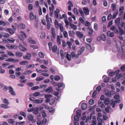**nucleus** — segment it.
<instances>
[{
	"mask_svg": "<svg viewBox=\"0 0 125 125\" xmlns=\"http://www.w3.org/2000/svg\"><path fill=\"white\" fill-rule=\"evenodd\" d=\"M40 37L42 39H44L46 37L45 32L43 31H42L41 34L40 35Z\"/></svg>",
	"mask_w": 125,
	"mask_h": 125,
	"instance_id": "28",
	"label": "nucleus"
},
{
	"mask_svg": "<svg viewBox=\"0 0 125 125\" xmlns=\"http://www.w3.org/2000/svg\"><path fill=\"white\" fill-rule=\"evenodd\" d=\"M34 117V116H32L31 114H29L27 116V119L30 121H31L33 120Z\"/></svg>",
	"mask_w": 125,
	"mask_h": 125,
	"instance_id": "14",
	"label": "nucleus"
},
{
	"mask_svg": "<svg viewBox=\"0 0 125 125\" xmlns=\"http://www.w3.org/2000/svg\"><path fill=\"white\" fill-rule=\"evenodd\" d=\"M29 63L28 62L26 61H24L21 62L19 63L20 65H27Z\"/></svg>",
	"mask_w": 125,
	"mask_h": 125,
	"instance_id": "15",
	"label": "nucleus"
},
{
	"mask_svg": "<svg viewBox=\"0 0 125 125\" xmlns=\"http://www.w3.org/2000/svg\"><path fill=\"white\" fill-rule=\"evenodd\" d=\"M51 32L53 38L54 39H55L56 37L55 31V29L53 27L52 28Z\"/></svg>",
	"mask_w": 125,
	"mask_h": 125,
	"instance_id": "9",
	"label": "nucleus"
},
{
	"mask_svg": "<svg viewBox=\"0 0 125 125\" xmlns=\"http://www.w3.org/2000/svg\"><path fill=\"white\" fill-rule=\"evenodd\" d=\"M87 29L88 35L89 36H91L93 32V30L90 27L87 28Z\"/></svg>",
	"mask_w": 125,
	"mask_h": 125,
	"instance_id": "4",
	"label": "nucleus"
},
{
	"mask_svg": "<svg viewBox=\"0 0 125 125\" xmlns=\"http://www.w3.org/2000/svg\"><path fill=\"white\" fill-rule=\"evenodd\" d=\"M15 55L16 56L21 57L22 56V54L21 52H17L16 53Z\"/></svg>",
	"mask_w": 125,
	"mask_h": 125,
	"instance_id": "37",
	"label": "nucleus"
},
{
	"mask_svg": "<svg viewBox=\"0 0 125 125\" xmlns=\"http://www.w3.org/2000/svg\"><path fill=\"white\" fill-rule=\"evenodd\" d=\"M62 38V36H57V42L58 45H60L61 43V39Z\"/></svg>",
	"mask_w": 125,
	"mask_h": 125,
	"instance_id": "8",
	"label": "nucleus"
},
{
	"mask_svg": "<svg viewBox=\"0 0 125 125\" xmlns=\"http://www.w3.org/2000/svg\"><path fill=\"white\" fill-rule=\"evenodd\" d=\"M6 30L10 33L11 35H12L14 33V31L10 28H7Z\"/></svg>",
	"mask_w": 125,
	"mask_h": 125,
	"instance_id": "21",
	"label": "nucleus"
},
{
	"mask_svg": "<svg viewBox=\"0 0 125 125\" xmlns=\"http://www.w3.org/2000/svg\"><path fill=\"white\" fill-rule=\"evenodd\" d=\"M78 115H75L74 116V119L75 121H78L79 120V117H78Z\"/></svg>",
	"mask_w": 125,
	"mask_h": 125,
	"instance_id": "58",
	"label": "nucleus"
},
{
	"mask_svg": "<svg viewBox=\"0 0 125 125\" xmlns=\"http://www.w3.org/2000/svg\"><path fill=\"white\" fill-rule=\"evenodd\" d=\"M94 28L95 31H97L98 29V26L96 23H95L94 25Z\"/></svg>",
	"mask_w": 125,
	"mask_h": 125,
	"instance_id": "51",
	"label": "nucleus"
},
{
	"mask_svg": "<svg viewBox=\"0 0 125 125\" xmlns=\"http://www.w3.org/2000/svg\"><path fill=\"white\" fill-rule=\"evenodd\" d=\"M49 103H54L55 101V100L54 98V97H51V98H50L49 100Z\"/></svg>",
	"mask_w": 125,
	"mask_h": 125,
	"instance_id": "44",
	"label": "nucleus"
},
{
	"mask_svg": "<svg viewBox=\"0 0 125 125\" xmlns=\"http://www.w3.org/2000/svg\"><path fill=\"white\" fill-rule=\"evenodd\" d=\"M87 106V104L85 103H83L81 105V108L83 110H85L86 109Z\"/></svg>",
	"mask_w": 125,
	"mask_h": 125,
	"instance_id": "17",
	"label": "nucleus"
},
{
	"mask_svg": "<svg viewBox=\"0 0 125 125\" xmlns=\"http://www.w3.org/2000/svg\"><path fill=\"white\" fill-rule=\"evenodd\" d=\"M85 25L86 26L89 27L90 26V23L89 21H86L85 23Z\"/></svg>",
	"mask_w": 125,
	"mask_h": 125,
	"instance_id": "53",
	"label": "nucleus"
},
{
	"mask_svg": "<svg viewBox=\"0 0 125 125\" xmlns=\"http://www.w3.org/2000/svg\"><path fill=\"white\" fill-rule=\"evenodd\" d=\"M76 114L78 115H81V110L79 109H78L76 111Z\"/></svg>",
	"mask_w": 125,
	"mask_h": 125,
	"instance_id": "57",
	"label": "nucleus"
},
{
	"mask_svg": "<svg viewBox=\"0 0 125 125\" xmlns=\"http://www.w3.org/2000/svg\"><path fill=\"white\" fill-rule=\"evenodd\" d=\"M49 9L50 10V15H52L53 12V10L54 9L52 8L51 7H49Z\"/></svg>",
	"mask_w": 125,
	"mask_h": 125,
	"instance_id": "48",
	"label": "nucleus"
},
{
	"mask_svg": "<svg viewBox=\"0 0 125 125\" xmlns=\"http://www.w3.org/2000/svg\"><path fill=\"white\" fill-rule=\"evenodd\" d=\"M114 98L115 100L119 99L120 96L118 95H115L114 96Z\"/></svg>",
	"mask_w": 125,
	"mask_h": 125,
	"instance_id": "54",
	"label": "nucleus"
},
{
	"mask_svg": "<svg viewBox=\"0 0 125 125\" xmlns=\"http://www.w3.org/2000/svg\"><path fill=\"white\" fill-rule=\"evenodd\" d=\"M110 104L112 105V107L114 108L116 105V104L114 102V100L113 99H111L110 102Z\"/></svg>",
	"mask_w": 125,
	"mask_h": 125,
	"instance_id": "12",
	"label": "nucleus"
},
{
	"mask_svg": "<svg viewBox=\"0 0 125 125\" xmlns=\"http://www.w3.org/2000/svg\"><path fill=\"white\" fill-rule=\"evenodd\" d=\"M8 121L9 123L12 124L13 125L14 124V121L13 119H8Z\"/></svg>",
	"mask_w": 125,
	"mask_h": 125,
	"instance_id": "36",
	"label": "nucleus"
},
{
	"mask_svg": "<svg viewBox=\"0 0 125 125\" xmlns=\"http://www.w3.org/2000/svg\"><path fill=\"white\" fill-rule=\"evenodd\" d=\"M19 26L20 28L22 29H24L25 28V25L23 23H20V24Z\"/></svg>",
	"mask_w": 125,
	"mask_h": 125,
	"instance_id": "47",
	"label": "nucleus"
},
{
	"mask_svg": "<svg viewBox=\"0 0 125 125\" xmlns=\"http://www.w3.org/2000/svg\"><path fill=\"white\" fill-rule=\"evenodd\" d=\"M109 99L108 98H106L104 100V103L105 104L108 105L109 104Z\"/></svg>",
	"mask_w": 125,
	"mask_h": 125,
	"instance_id": "30",
	"label": "nucleus"
},
{
	"mask_svg": "<svg viewBox=\"0 0 125 125\" xmlns=\"http://www.w3.org/2000/svg\"><path fill=\"white\" fill-rule=\"evenodd\" d=\"M27 84L28 85L29 87H31L34 85V84L32 82H29L27 83Z\"/></svg>",
	"mask_w": 125,
	"mask_h": 125,
	"instance_id": "62",
	"label": "nucleus"
},
{
	"mask_svg": "<svg viewBox=\"0 0 125 125\" xmlns=\"http://www.w3.org/2000/svg\"><path fill=\"white\" fill-rule=\"evenodd\" d=\"M21 35L22 36V38H26L27 37L26 34L24 32L21 31Z\"/></svg>",
	"mask_w": 125,
	"mask_h": 125,
	"instance_id": "38",
	"label": "nucleus"
},
{
	"mask_svg": "<svg viewBox=\"0 0 125 125\" xmlns=\"http://www.w3.org/2000/svg\"><path fill=\"white\" fill-rule=\"evenodd\" d=\"M121 70L123 71H124L125 70V64H124L122 65L121 68Z\"/></svg>",
	"mask_w": 125,
	"mask_h": 125,
	"instance_id": "64",
	"label": "nucleus"
},
{
	"mask_svg": "<svg viewBox=\"0 0 125 125\" xmlns=\"http://www.w3.org/2000/svg\"><path fill=\"white\" fill-rule=\"evenodd\" d=\"M20 114L21 115L24 116L25 117H26V114L24 112L21 111L20 112Z\"/></svg>",
	"mask_w": 125,
	"mask_h": 125,
	"instance_id": "56",
	"label": "nucleus"
},
{
	"mask_svg": "<svg viewBox=\"0 0 125 125\" xmlns=\"http://www.w3.org/2000/svg\"><path fill=\"white\" fill-rule=\"evenodd\" d=\"M40 94V93L39 92L34 93L33 94L34 96L36 97L39 96Z\"/></svg>",
	"mask_w": 125,
	"mask_h": 125,
	"instance_id": "46",
	"label": "nucleus"
},
{
	"mask_svg": "<svg viewBox=\"0 0 125 125\" xmlns=\"http://www.w3.org/2000/svg\"><path fill=\"white\" fill-rule=\"evenodd\" d=\"M76 35L79 38H82L83 36V34L79 31H76Z\"/></svg>",
	"mask_w": 125,
	"mask_h": 125,
	"instance_id": "10",
	"label": "nucleus"
},
{
	"mask_svg": "<svg viewBox=\"0 0 125 125\" xmlns=\"http://www.w3.org/2000/svg\"><path fill=\"white\" fill-rule=\"evenodd\" d=\"M118 29L120 31V35H122L124 33L123 30L119 26L118 27Z\"/></svg>",
	"mask_w": 125,
	"mask_h": 125,
	"instance_id": "31",
	"label": "nucleus"
},
{
	"mask_svg": "<svg viewBox=\"0 0 125 125\" xmlns=\"http://www.w3.org/2000/svg\"><path fill=\"white\" fill-rule=\"evenodd\" d=\"M39 88V87L38 86H34L31 88V90H37Z\"/></svg>",
	"mask_w": 125,
	"mask_h": 125,
	"instance_id": "61",
	"label": "nucleus"
},
{
	"mask_svg": "<svg viewBox=\"0 0 125 125\" xmlns=\"http://www.w3.org/2000/svg\"><path fill=\"white\" fill-rule=\"evenodd\" d=\"M83 9L86 15H88L89 14L90 11L87 7L83 8Z\"/></svg>",
	"mask_w": 125,
	"mask_h": 125,
	"instance_id": "5",
	"label": "nucleus"
},
{
	"mask_svg": "<svg viewBox=\"0 0 125 125\" xmlns=\"http://www.w3.org/2000/svg\"><path fill=\"white\" fill-rule=\"evenodd\" d=\"M43 100V99L42 98H40L38 99L34 100L33 102L34 103H41L42 102Z\"/></svg>",
	"mask_w": 125,
	"mask_h": 125,
	"instance_id": "6",
	"label": "nucleus"
},
{
	"mask_svg": "<svg viewBox=\"0 0 125 125\" xmlns=\"http://www.w3.org/2000/svg\"><path fill=\"white\" fill-rule=\"evenodd\" d=\"M30 46L32 48L34 49H38V47L37 46L35 45H31Z\"/></svg>",
	"mask_w": 125,
	"mask_h": 125,
	"instance_id": "60",
	"label": "nucleus"
},
{
	"mask_svg": "<svg viewBox=\"0 0 125 125\" xmlns=\"http://www.w3.org/2000/svg\"><path fill=\"white\" fill-rule=\"evenodd\" d=\"M39 56L42 58H43L44 56V54L42 52H40L38 53Z\"/></svg>",
	"mask_w": 125,
	"mask_h": 125,
	"instance_id": "40",
	"label": "nucleus"
},
{
	"mask_svg": "<svg viewBox=\"0 0 125 125\" xmlns=\"http://www.w3.org/2000/svg\"><path fill=\"white\" fill-rule=\"evenodd\" d=\"M105 95L109 97H111L112 95L110 93V91L107 90H106L104 91Z\"/></svg>",
	"mask_w": 125,
	"mask_h": 125,
	"instance_id": "7",
	"label": "nucleus"
},
{
	"mask_svg": "<svg viewBox=\"0 0 125 125\" xmlns=\"http://www.w3.org/2000/svg\"><path fill=\"white\" fill-rule=\"evenodd\" d=\"M60 52V55L61 57L62 58H63L64 57V52L62 50H61Z\"/></svg>",
	"mask_w": 125,
	"mask_h": 125,
	"instance_id": "49",
	"label": "nucleus"
},
{
	"mask_svg": "<svg viewBox=\"0 0 125 125\" xmlns=\"http://www.w3.org/2000/svg\"><path fill=\"white\" fill-rule=\"evenodd\" d=\"M79 11L80 13L81 14L82 16H83L84 15V14L83 10L81 9H79Z\"/></svg>",
	"mask_w": 125,
	"mask_h": 125,
	"instance_id": "59",
	"label": "nucleus"
},
{
	"mask_svg": "<svg viewBox=\"0 0 125 125\" xmlns=\"http://www.w3.org/2000/svg\"><path fill=\"white\" fill-rule=\"evenodd\" d=\"M107 35L109 37H113L114 36V34L113 32H111L110 31H109L107 33Z\"/></svg>",
	"mask_w": 125,
	"mask_h": 125,
	"instance_id": "26",
	"label": "nucleus"
},
{
	"mask_svg": "<svg viewBox=\"0 0 125 125\" xmlns=\"http://www.w3.org/2000/svg\"><path fill=\"white\" fill-rule=\"evenodd\" d=\"M0 25L5 26L6 25V24L4 21L0 20Z\"/></svg>",
	"mask_w": 125,
	"mask_h": 125,
	"instance_id": "55",
	"label": "nucleus"
},
{
	"mask_svg": "<svg viewBox=\"0 0 125 125\" xmlns=\"http://www.w3.org/2000/svg\"><path fill=\"white\" fill-rule=\"evenodd\" d=\"M33 111V113L35 115H37L38 113V108L36 107L35 108H34Z\"/></svg>",
	"mask_w": 125,
	"mask_h": 125,
	"instance_id": "25",
	"label": "nucleus"
},
{
	"mask_svg": "<svg viewBox=\"0 0 125 125\" xmlns=\"http://www.w3.org/2000/svg\"><path fill=\"white\" fill-rule=\"evenodd\" d=\"M69 23L70 26L72 28L75 30H77V27L76 25L72 24L71 22H69Z\"/></svg>",
	"mask_w": 125,
	"mask_h": 125,
	"instance_id": "13",
	"label": "nucleus"
},
{
	"mask_svg": "<svg viewBox=\"0 0 125 125\" xmlns=\"http://www.w3.org/2000/svg\"><path fill=\"white\" fill-rule=\"evenodd\" d=\"M59 28L61 32H62L63 31V29L62 25V24H59Z\"/></svg>",
	"mask_w": 125,
	"mask_h": 125,
	"instance_id": "41",
	"label": "nucleus"
},
{
	"mask_svg": "<svg viewBox=\"0 0 125 125\" xmlns=\"http://www.w3.org/2000/svg\"><path fill=\"white\" fill-rule=\"evenodd\" d=\"M30 20L32 21L34 18V15L32 11H31L30 14Z\"/></svg>",
	"mask_w": 125,
	"mask_h": 125,
	"instance_id": "19",
	"label": "nucleus"
},
{
	"mask_svg": "<svg viewBox=\"0 0 125 125\" xmlns=\"http://www.w3.org/2000/svg\"><path fill=\"white\" fill-rule=\"evenodd\" d=\"M53 91L52 89V88L51 86H49L47 88V92L52 93Z\"/></svg>",
	"mask_w": 125,
	"mask_h": 125,
	"instance_id": "29",
	"label": "nucleus"
},
{
	"mask_svg": "<svg viewBox=\"0 0 125 125\" xmlns=\"http://www.w3.org/2000/svg\"><path fill=\"white\" fill-rule=\"evenodd\" d=\"M1 34L2 36L4 37L8 38L10 36V35L8 33L4 32H1Z\"/></svg>",
	"mask_w": 125,
	"mask_h": 125,
	"instance_id": "20",
	"label": "nucleus"
},
{
	"mask_svg": "<svg viewBox=\"0 0 125 125\" xmlns=\"http://www.w3.org/2000/svg\"><path fill=\"white\" fill-rule=\"evenodd\" d=\"M73 11L74 14L77 15H78L79 14V13L77 9L76 8H74L73 10Z\"/></svg>",
	"mask_w": 125,
	"mask_h": 125,
	"instance_id": "43",
	"label": "nucleus"
},
{
	"mask_svg": "<svg viewBox=\"0 0 125 125\" xmlns=\"http://www.w3.org/2000/svg\"><path fill=\"white\" fill-rule=\"evenodd\" d=\"M63 35L65 37L67 38L68 37V33L66 31H63Z\"/></svg>",
	"mask_w": 125,
	"mask_h": 125,
	"instance_id": "63",
	"label": "nucleus"
},
{
	"mask_svg": "<svg viewBox=\"0 0 125 125\" xmlns=\"http://www.w3.org/2000/svg\"><path fill=\"white\" fill-rule=\"evenodd\" d=\"M120 18L118 17L115 20V22L116 25L118 27L119 26L120 24Z\"/></svg>",
	"mask_w": 125,
	"mask_h": 125,
	"instance_id": "22",
	"label": "nucleus"
},
{
	"mask_svg": "<svg viewBox=\"0 0 125 125\" xmlns=\"http://www.w3.org/2000/svg\"><path fill=\"white\" fill-rule=\"evenodd\" d=\"M3 102L4 103L8 105L9 104V101L6 98H4L3 99Z\"/></svg>",
	"mask_w": 125,
	"mask_h": 125,
	"instance_id": "52",
	"label": "nucleus"
},
{
	"mask_svg": "<svg viewBox=\"0 0 125 125\" xmlns=\"http://www.w3.org/2000/svg\"><path fill=\"white\" fill-rule=\"evenodd\" d=\"M19 46L21 47L23 49H22L20 47H19L18 48L19 49H20V50L21 51L25 52L26 50L27 49L25 48L24 47L23 45L22 44L20 43L19 44Z\"/></svg>",
	"mask_w": 125,
	"mask_h": 125,
	"instance_id": "11",
	"label": "nucleus"
},
{
	"mask_svg": "<svg viewBox=\"0 0 125 125\" xmlns=\"http://www.w3.org/2000/svg\"><path fill=\"white\" fill-rule=\"evenodd\" d=\"M0 107L5 109L8 108L9 106L6 104H2L0 105Z\"/></svg>",
	"mask_w": 125,
	"mask_h": 125,
	"instance_id": "27",
	"label": "nucleus"
},
{
	"mask_svg": "<svg viewBox=\"0 0 125 125\" xmlns=\"http://www.w3.org/2000/svg\"><path fill=\"white\" fill-rule=\"evenodd\" d=\"M28 42L34 44L36 43V42L34 40H32L31 38H30L28 39Z\"/></svg>",
	"mask_w": 125,
	"mask_h": 125,
	"instance_id": "24",
	"label": "nucleus"
},
{
	"mask_svg": "<svg viewBox=\"0 0 125 125\" xmlns=\"http://www.w3.org/2000/svg\"><path fill=\"white\" fill-rule=\"evenodd\" d=\"M9 90V93L13 95H15L16 94L15 91L13 90V89L12 87L9 86L8 87Z\"/></svg>",
	"mask_w": 125,
	"mask_h": 125,
	"instance_id": "3",
	"label": "nucleus"
},
{
	"mask_svg": "<svg viewBox=\"0 0 125 125\" xmlns=\"http://www.w3.org/2000/svg\"><path fill=\"white\" fill-rule=\"evenodd\" d=\"M28 8L29 10H31L33 9V7L31 4H30L28 5Z\"/></svg>",
	"mask_w": 125,
	"mask_h": 125,
	"instance_id": "50",
	"label": "nucleus"
},
{
	"mask_svg": "<svg viewBox=\"0 0 125 125\" xmlns=\"http://www.w3.org/2000/svg\"><path fill=\"white\" fill-rule=\"evenodd\" d=\"M14 60V58H9L7 59H6L5 61L10 62H13Z\"/></svg>",
	"mask_w": 125,
	"mask_h": 125,
	"instance_id": "32",
	"label": "nucleus"
},
{
	"mask_svg": "<svg viewBox=\"0 0 125 125\" xmlns=\"http://www.w3.org/2000/svg\"><path fill=\"white\" fill-rule=\"evenodd\" d=\"M52 43L51 42H49L48 43V45L50 50H52V52H55L57 50V46L56 45H54L52 46Z\"/></svg>",
	"mask_w": 125,
	"mask_h": 125,
	"instance_id": "1",
	"label": "nucleus"
},
{
	"mask_svg": "<svg viewBox=\"0 0 125 125\" xmlns=\"http://www.w3.org/2000/svg\"><path fill=\"white\" fill-rule=\"evenodd\" d=\"M68 4H69L68 7V10H71V7L73 6V5L72 2L70 1H69L68 2Z\"/></svg>",
	"mask_w": 125,
	"mask_h": 125,
	"instance_id": "16",
	"label": "nucleus"
},
{
	"mask_svg": "<svg viewBox=\"0 0 125 125\" xmlns=\"http://www.w3.org/2000/svg\"><path fill=\"white\" fill-rule=\"evenodd\" d=\"M94 102V100L91 99H90L89 101V103L90 105H93Z\"/></svg>",
	"mask_w": 125,
	"mask_h": 125,
	"instance_id": "42",
	"label": "nucleus"
},
{
	"mask_svg": "<svg viewBox=\"0 0 125 125\" xmlns=\"http://www.w3.org/2000/svg\"><path fill=\"white\" fill-rule=\"evenodd\" d=\"M60 77L58 75H56L55 76L54 79L55 80L58 81L60 80Z\"/></svg>",
	"mask_w": 125,
	"mask_h": 125,
	"instance_id": "45",
	"label": "nucleus"
},
{
	"mask_svg": "<svg viewBox=\"0 0 125 125\" xmlns=\"http://www.w3.org/2000/svg\"><path fill=\"white\" fill-rule=\"evenodd\" d=\"M36 71L38 73H42L43 72H47V70H41L39 69H36Z\"/></svg>",
	"mask_w": 125,
	"mask_h": 125,
	"instance_id": "33",
	"label": "nucleus"
},
{
	"mask_svg": "<svg viewBox=\"0 0 125 125\" xmlns=\"http://www.w3.org/2000/svg\"><path fill=\"white\" fill-rule=\"evenodd\" d=\"M49 111L51 115H52L54 112L55 109L51 107L49 109Z\"/></svg>",
	"mask_w": 125,
	"mask_h": 125,
	"instance_id": "18",
	"label": "nucleus"
},
{
	"mask_svg": "<svg viewBox=\"0 0 125 125\" xmlns=\"http://www.w3.org/2000/svg\"><path fill=\"white\" fill-rule=\"evenodd\" d=\"M65 54H66V55L65 57L66 58L68 61H70L71 60V56L69 54H68V53L67 52H65Z\"/></svg>",
	"mask_w": 125,
	"mask_h": 125,
	"instance_id": "23",
	"label": "nucleus"
},
{
	"mask_svg": "<svg viewBox=\"0 0 125 125\" xmlns=\"http://www.w3.org/2000/svg\"><path fill=\"white\" fill-rule=\"evenodd\" d=\"M118 10H117L116 12L114 13L113 14V17H112V19H114L116 17L117 15L118 14Z\"/></svg>",
	"mask_w": 125,
	"mask_h": 125,
	"instance_id": "34",
	"label": "nucleus"
},
{
	"mask_svg": "<svg viewBox=\"0 0 125 125\" xmlns=\"http://www.w3.org/2000/svg\"><path fill=\"white\" fill-rule=\"evenodd\" d=\"M26 54L27 55L23 56V58L24 59L31 60V53L30 52H27Z\"/></svg>",
	"mask_w": 125,
	"mask_h": 125,
	"instance_id": "2",
	"label": "nucleus"
},
{
	"mask_svg": "<svg viewBox=\"0 0 125 125\" xmlns=\"http://www.w3.org/2000/svg\"><path fill=\"white\" fill-rule=\"evenodd\" d=\"M44 78L43 77H39L35 79L36 81H40L43 80Z\"/></svg>",
	"mask_w": 125,
	"mask_h": 125,
	"instance_id": "39",
	"label": "nucleus"
},
{
	"mask_svg": "<svg viewBox=\"0 0 125 125\" xmlns=\"http://www.w3.org/2000/svg\"><path fill=\"white\" fill-rule=\"evenodd\" d=\"M101 39L103 41L105 40V36L104 34H102L101 35Z\"/></svg>",
	"mask_w": 125,
	"mask_h": 125,
	"instance_id": "35",
	"label": "nucleus"
}]
</instances>
